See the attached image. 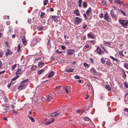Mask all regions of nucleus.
I'll list each match as a JSON object with an SVG mask.
<instances>
[{
	"instance_id": "1",
	"label": "nucleus",
	"mask_w": 128,
	"mask_h": 128,
	"mask_svg": "<svg viewBox=\"0 0 128 128\" xmlns=\"http://www.w3.org/2000/svg\"><path fill=\"white\" fill-rule=\"evenodd\" d=\"M119 23L124 27L126 28L128 24V21L127 20L118 19Z\"/></svg>"
},
{
	"instance_id": "2",
	"label": "nucleus",
	"mask_w": 128,
	"mask_h": 128,
	"mask_svg": "<svg viewBox=\"0 0 128 128\" xmlns=\"http://www.w3.org/2000/svg\"><path fill=\"white\" fill-rule=\"evenodd\" d=\"M115 11H114V9H112L110 11V14L112 18L113 19H114L115 20H116L117 19V17L115 14Z\"/></svg>"
},
{
	"instance_id": "3",
	"label": "nucleus",
	"mask_w": 128,
	"mask_h": 128,
	"mask_svg": "<svg viewBox=\"0 0 128 128\" xmlns=\"http://www.w3.org/2000/svg\"><path fill=\"white\" fill-rule=\"evenodd\" d=\"M82 21L81 18L78 17H76L75 18V23L77 24H78L81 22Z\"/></svg>"
},
{
	"instance_id": "4",
	"label": "nucleus",
	"mask_w": 128,
	"mask_h": 128,
	"mask_svg": "<svg viewBox=\"0 0 128 128\" xmlns=\"http://www.w3.org/2000/svg\"><path fill=\"white\" fill-rule=\"evenodd\" d=\"M104 19L107 21L110 22L111 20V19L109 17L108 14L107 12L105 13V14L104 15Z\"/></svg>"
},
{
	"instance_id": "5",
	"label": "nucleus",
	"mask_w": 128,
	"mask_h": 128,
	"mask_svg": "<svg viewBox=\"0 0 128 128\" xmlns=\"http://www.w3.org/2000/svg\"><path fill=\"white\" fill-rule=\"evenodd\" d=\"M98 53L99 55H102L104 54V52L99 47H98L96 50Z\"/></svg>"
},
{
	"instance_id": "6",
	"label": "nucleus",
	"mask_w": 128,
	"mask_h": 128,
	"mask_svg": "<svg viewBox=\"0 0 128 128\" xmlns=\"http://www.w3.org/2000/svg\"><path fill=\"white\" fill-rule=\"evenodd\" d=\"M60 113V111L58 110L56 112H54L50 114L51 116L54 117L58 116Z\"/></svg>"
},
{
	"instance_id": "7",
	"label": "nucleus",
	"mask_w": 128,
	"mask_h": 128,
	"mask_svg": "<svg viewBox=\"0 0 128 128\" xmlns=\"http://www.w3.org/2000/svg\"><path fill=\"white\" fill-rule=\"evenodd\" d=\"M74 50L70 49H68L66 51L67 54L68 55H72L73 54V52H75Z\"/></svg>"
},
{
	"instance_id": "8",
	"label": "nucleus",
	"mask_w": 128,
	"mask_h": 128,
	"mask_svg": "<svg viewBox=\"0 0 128 128\" xmlns=\"http://www.w3.org/2000/svg\"><path fill=\"white\" fill-rule=\"evenodd\" d=\"M90 72L93 74L94 75H98L99 73L97 72L95 68H92L90 70Z\"/></svg>"
},
{
	"instance_id": "9",
	"label": "nucleus",
	"mask_w": 128,
	"mask_h": 128,
	"mask_svg": "<svg viewBox=\"0 0 128 128\" xmlns=\"http://www.w3.org/2000/svg\"><path fill=\"white\" fill-rule=\"evenodd\" d=\"M26 87V85L25 84H22L19 86L18 88V89L21 90L22 89H24Z\"/></svg>"
},
{
	"instance_id": "10",
	"label": "nucleus",
	"mask_w": 128,
	"mask_h": 128,
	"mask_svg": "<svg viewBox=\"0 0 128 128\" xmlns=\"http://www.w3.org/2000/svg\"><path fill=\"white\" fill-rule=\"evenodd\" d=\"M87 36L88 38L92 39L94 38V33H89L87 34Z\"/></svg>"
},
{
	"instance_id": "11",
	"label": "nucleus",
	"mask_w": 128,
	"mask_h": 128,
	"mask_svg": "<svg viewBox=\"0 0 128 128\" xmlns=\"http://www.w3.org/2000/svg\"><path fill=\"white\" fill-rule=\"evenodd\" d=\"M12 54V52L8 49H7L6 52L5 53V55L6 57L8 55H10Z\"/></svg>"
},
{
	"instance_id": "12",
	"label": "nucleus",
	"mask_w": 128,
	"mask_h": 128,
	"mask_svg": "<svg viewBox=\"0 0 128 128\" xmlns=\"http://www.w3.org/2000/svg\"><path fill=\"white\" fill-rule=\"evenodd\" d=\"M52 94H50L48 95L47 97V100L48 102H49L52 99Z\"/></svg>"
},
{
	"instance_id": "13",
	"label": "nucleus",
	"mask_w": 128,
	"mask_h": 128,
	"mask_svg": "<svg viewBox=\"0 0 128 128\" xmlns=\"http://www.w3.org/2000/svg\"><path fill=\"white\" fill-rule=\"evenodd\" d=\"M70 87L69 86H66L64 88V90L66 91L67 94L68 92V91L70 90Z\"/></svg>"
},
{
	"instance_id": "14",
	"label": "nucleus",
	"mask_w": 128,
	"mask_h": 128,
	"mask_svg": "<svg viewBox=\"0 0 128 128\" xmlns=\"http://www.w3.org/2000/svg\"><path fill=\"white\" fill-rule=\"evenodd\" d=\"M44 65V63L42 62H39L38 64V67L41 68Z\"/></svg>"
},
{
	"instance_id": "15",
	"label": "nucleus",
	"mask_w": 128,
	"mask_h": 128,
	"mask_svg": "<svg viewBox=\"0 0 128 128\" xmlns=\"http://www.w3.org/2000/svg\"><path fill=\"white\" fill-rule=\"evenodd\" d=\"M22 42L23 44L25 45L27 44V42L25 40V37L24 36H22Z\"/></svg>"
},
{
	"instance_id": "16",
	"label": "nucleus",
	"mask_w": 128,
	"mask_h": 128,
	"mask_svg": "<svg viewBox=\"0 0 128 128\" xmlns=\"http://www.w3.org/2000/svg\"><path fill=\"white\" fill-rule=\"evenodd\" d=\"M84 120L85 121H89L90 122V124H93V122H92L90 119H89V118L88 117H84Z\"/></svg>"
},
{
	"instance_id": "17",
	"label": "nucleus",
	"mask_w": 128,
	"mask_h": 128,
	"mask_svg": "<svg viewBox=\"0 0 128 128\" xmlns=\"http://www.w3.org/2000/svg\"><path fill=\"white\" fill-rule=\"evenodd\" d=\"M52 18L55 22L57 23L58 22V17L57 16H52Z\"/></svg>"
},
{
	"instance_id": "18",
	"label": "nucleus",
	"mask_w": 128,
	"mask_h": 128,
	"mask_svg": "<svg viewBox=\"0 0 128 128\" xmlns=\"http://www.w3.org/2000/svg\"><path fill=\"white\" fill-rule=\"evenodd\" d=\"M74 70V69L72 68L66 69L65 70V71L66 72H73Z\"/></svg>"
},
{
	"instance_id": "19",
	"label": "nucleus",
	"mask_w": 128,
	"mask_h": 128,
	"mask_svg": "<svg viewBox=\"0 0 128 128\" xmlns=\"http://www.w3.org/2000/svg\"><path fill=\"white\" fill-rule=\"evenodd\" d=\"M103 43L105 45L107 46H110V43L109 42L104 41L103 42Z\"/></svg>"
},
{
	"instance_id": "20",
	"label": "nucleus",
	"mask_w": 128,
	"mask_h": 128,
	"mask_svg": "<svg viewBox=\"0 0 128 128\" xmlns=\"http://www.w3.org/2000/svg\"><path fill=\"white\" fill-rule=\"evenodd\" d=\"M37 68V66H36L33 65L30 68V70L32 71H33L35 70Z\"/></svg>"
},
{
	"instance_id": "21",
	"label": "nucleus",
	"mask_w": 128,
	"mask_h": 128,
	"mask_svg": "<svg viewBox=\"0 0 128 128\" xmlns=\"http://www.w3.org/2000/svg\"><path fill=\"white\" fill-rule=\"evenodd\" d=\"M109 61H106V64H107V65L108 66H111L112 65V64L110 61V60H108Z\"/></svg>"
},
{
	"instance_id": "22",
	"label": "nucleus",
	"mask_w": 128,
	"mask_h": 128,
	"mask_svg": "<svg viewBox=\"0 0 128 128\" xmlns=\"http://www.w3.org/2000/svg\"><path fill=\"white\" fill-rule=\"evenodd\" d=\"M9 30L8 32V34H10L12 32V27L9 26Z\"/></svg>"
},
{
	"instance_id": "23",
	"label": "nucleus",
	"mask_w": 128,
	"mask_h": 128,
	"mask_svg": "<svg viewBox=\"0 0 128 128\" xmlns=\"http://www.w3.org/2000/svg\"><path fill=\"white\" fill-rule=\"evenodd\" d=\"M74 13L75 14L76 16H79L80 15L79 11L78 10H75L74 12Z\"/></svg>"
},
{
	"instance_id": "24",
	"label": "nucleus",
	"mask_w": 128,
	"mask_h": 128,
	"mask_svg": "<svg viewBox=\"0 0 128 128\" xmlns=\"http://www.w3.org/2000/svg\"><path fill=\"white\" fill-rule=\"evenodd\" d=\"M54 74V72L53 71H51L50 73V74L48 76V78H50Z\"/></svg>"
},
{
	"instance_id": "25",
	"label": "nucleus",
	"mask_w": 128,
	"mask_h": 128,
	"mask_svg": "<svg viewBox=\"0 0 128 128\" xmlns=\"http://www.w3.org/2000/svg\"><path fill=\"white\" fill-rule=\"evenodd\" d=\"M61 87V86H57L56 88V91L58 92H61L60 90Z\"/></svg>"
},
{
	"instance_id": "26",
	"label": "nucleus",
	"mask_w": 128,
	"mask_h": 128,
	"mask_svg": "<svg viewBox=\"0 0 128 128\" xmlns=\"http://www.w3.org/2000/svg\"><path fill=\"white\" fill-rule=\"evenodd\" d=\"M44 27L42 26H40L37 27V28L38 30H41L44 29Z\"/></svg>"
},
{
	"instance_id": "27",
	"label": "nucleus",
	"mask_w": 128,
	"mask_h": 128,
	"mask_svg": "<svg viewBox=\"0 0 128 128\" xmlns=\"http://www.w3.org/2000/svg\"><path fill=\"white\" fill-rule=\"evenodd\" d=\"M82 5L83 7L85 8L87 6V3L86 2L83 1L82 2Z\"/></svg>"
},
{
	"instance_id": "28",
	"label": "nucleus",
	"mask_w": 128,
	"mask_h": 128,
	"mask_svg": "<svg viewBox=\"0 0 128 128\" xmlns=\"http://www.w3.org/2000/svg\"><path fill=\"white\" fill-rule=\"evenodd\" d=\"M82 0H78V6L79 7H81L82 6Z\"/></svg>"
},
{
	"instance_id": "29",
	"label": "nucleus",
	"mask_w": 128,
	"mask_h": 128,
	"mask_svg": "<svg viewBox=\"0 0 128 128\" xmlns=\"http://www.w3.org/2000/svg\"><path fill=\"white\" fill-rule=\"evenodd\" d=\"M110 58L111 59H112L113 60H115L117 62L119 61L116 58H115L113 57L112 56H110Z\"/></svg>"
},
{
	"instance_id": "30",
	"label": "nucleus",
	"mask_w": 128,
	"mask_h": 128,
	"mask_svg": "<svg viewBox=\"0 0 128 128\" xmlns=\"http://www.w3.org/2000/svg\"><path fill=\"white\" fill-rule=\"evenodd\" d=\"M47 46L48 47V48H50L51 46V45L50 44V39H49L48 40V42H47Z\"/></svg>"
},
{
	"instance_id": "31",
	"label": "nucleus",
	"mask_w": 128,
	"mask_h": 128,
	"mask_svg": "<svg viewBox=\"0 0 128 128\" xmlns=\"http://www.w3.org/2000/svg\"><path fill=\"white\" fill-rule=\"evenodd\" d=\"M45 14V13L43 12H42L40 16V18L42 19L44 18V17Z\"/></svg>"
},
{
	"instance_id": "32",
	"label": "nucleus",
	"mask_w": 128,
	"mask_h": 128,
	"mask_svg": "<svg viewBox=\"0 0 128 128\" xmlns=\"http://www.w3.org/2000/svg\"><path fill=\"white\" fill-rule=\"evenodd\" d=\"M21 72V70L20 69H18L16 73V75H18L20 74Z\"/></svg>"
},
{
	"instance_id": "33",
	"label": "nucleus",
	"mask_w": 128,
	"mask_h": 128,
	"mask_svg": "<svg viewBox=\"0 0 128 128\" xmlns=\"http://www.w3.org/2000/svg\"><path fill=\"white\" fill-rule=\"evenodd\" d=\"M91 10V8H90L86 11V14L88 16V14L90 12Z\"/></svg>"
},
{
	"instance_id": "34",
	"label": "nucleus",
	"mask_w": 128,
	"mask_h": 128,
	"mask_svg": "<svg viewBox=\"0 0 128 128\" xmlns=\"http://www.w3.org/2000/svg\"><path fill=\"white\" fill-rule=\"evenodd\" d=\"M83 65L86 68H87L89 67V65L87 64L86 62L84 63Z\"/></svg>"
},
{
	"instance_id": "35",
	"label": "nucleus",
	"mask_w": 128,
	"mask_h": 128,
	"mask_svg": "<svg viewBox=\"0 0 128 128\" xmlns=\"http://www.w3.org/2000/svg\"><path fill=\"white\" fill-rule=\"evenodd\" d=\"M17 48V51L18 52H19L20 50V46L19 43L18 45Z\"/></svg>"
},
{
	"instance_id": "36",
	"label": "nucleus",
	"mask_w": 128,
	"mask_h": 128,
	"mask_svg": "<svg viewBox=\"0 0 128 128\" xmlns=\"http://www.w3.org/2000/svg\"><path fill=\"white\" fill-rule=\"evenodd\" d=\"M105 88L109 91H110L111 90V88L109 86V85H106L105 87Z\"/></svg>"
},
{
	"instance_id": "37",
	"label": "nucleus",
	"mask_w": 128,
	"mask_h": 128,
	"mask_svg": "<svg viewBox=\"0 0 128 128\" xmlns=\"http://www.w3.org/2000/svg\"><path fill=\"white\" fill-rule=\"evenodd\" d=\"M28 116L29 118L31 120L32 122H34V119L32 117V116H30L29 115H28Z\"/></svg>"
},
{
	"instance_id": "38",
	"label": "nucleus",
	"mask_w": 128,
	"mask_h": 128,
	"mask_svg": "<svg viewBox=\"0 0 128 128\" xmlns=\"http://www.w3.org/2000/svg\"><path fill=\"white\" fill-rule=\"evenodd\" d=\"M56 52L58 54H60L62 52V51L60 49V50L58 49L56 50Z\"/></svg>"
},
{
	"instance_id": "39",
	"label": "nucleus",
	"mask_w": 128,
	"mask_h": 128,
	"mask_svg": "<svg viewBox=\"0 0 128 128\" xmlns=\"http://www.w3.org/2000/svg\"><path fill=\"white\" fill-rule=\"evenodd\" d=\"M89 42L92 45H94L96 43V41L95 40H89Z\"/></svg>"
},
{
	"instance_id": "40",
	"label": "nucleus",
	"mask_w": 128,
	"mask_h": 128,
	"mask_svg": "<svg viewBox=\"0 0 128 128\" xmlns=\"http://www.w3.org/2000/svg\"><path fill=\"white\" fill-rule=\"evenodd\" d=\"M106 58H101L100 60L101 62L103 64H104L105 63L106 61Z\"/></svg>"
},
{
	"instance_id": "41",
	"label": "nucleus",
	"mask_w": 128,
	"mask_h": 128,
	"mask_svg": "<svg viewBox=\"0 0 128 128\" xmlns=\"http://www.w3.org/2000/svg\"><path fill=\"white\" fill-rule=\"evenodd\" d=\"M100 47L106 53H108V52L107 51V50L102 45H101Z\"/></svg>"
},
{
	"instance_id": "42",
	"label": "nucleus",
	"mask_w": 128,
	"mask_h": 128,
	"mask_svg": "<svg viewBox=\"0 0 128 128\" xmlns=\"http://www.w3.org/2000/svg\"><path fill=\"white\" fill-rule=\"evenodd\" d=\"M44 70L43 69H42L40 70H39L38 72V74H41L42 72L44 71Z\"/></svg>"
},
{
	"instance_id": "43",
	"label": "nucleus",
	"mask_w": 128,
	"mask_h": 128,
	"mask_svg": "<svg viewBox=\"0 0 128 128\" xmlns=\"http://www.w3.org/2000/svg\"><path fill=\"white\" fill-rule=\"evenodd\" d=\"M124 67L128 70V63H124Z\"/></svg>"
},
{
	"instance_id": "44",
	"label": "nucleus",
	"mask_w": 128,
	"mask_h": 128,
	"mask_svg": "<svg viewBox=\"0 0 128 128\" xmlns=\"http://www.w3.org/2000/svg\"><path fill=\"white\" fill-rule=\"evenodd\" d=\"M4 110H9L10 109V107L8 106H5L4 108Z\"/></svg>"
},
{
	"instance_id": "45",
	"label": "nucleus",
	"mask_w": 128,
	"mask_h": 128,
	"mask_svg": "<svg viewBox=\"0 0 128 128\" xmlns=\"http://www.w3.org/2000/svg\"><path fill=\"white\" fill-rule=\"evenodd\" d=\"M50 124H51V122L49 120L46 121L44 123L46 125H48Z\"/></svg>"
},
{
	"instance_id": "46",
	"label": "nucleus",
	"mask_w": 128,
	"mask_h": 128,
	"mask_svg": "<svg viewBox=\"0 0 128 128\" xmlns=\"http://www.w3.org/2000/svg\"><path fill=\"white\" fill-rule=\"evenodd\" d=\"M48 2V0H44L43 2V4L44 5L46 6Z\"/></svg>"
},
{
	"instance_id": "47",
	"label": "nucleus",
	"mask_w": 128,
	"mask_h": 128,
	"mask_svg": "<svg viewBox=\"0 0 128 128\" xmlns=\"http://www.w3.org/2000/svg\"><path fill=\"white\" fill-rule=\"evenodd\" d=\"M101 3L103 5H106V1L105 0H102Z\"/></svg>"
},
{
	"instance_id": "48",
	"label": "nucleus",
	"mask_w": 128,
	"mask_h": 128,
	"mask_svg": "<svg viewBox=\"0 0 128 128\" xmlns=\"http://www.w3.org/2000/svg\"><path fill=\"white\" fill-rule=\"evenodd\" d=\"M19 77L18 76H16L14 78H13L11 80V81H14L16 80L17 78Z\"/></svg>"
},
{
	"instance_id": "49",
	"label": "nucleus",
	"mask_w": 128,
	"mask_h": 128,
	"mask_svg": "<svg viewBox=\"0 0 128 128\" xmlns=\"http://www.w3.org/2000/svg\"><path fill=\"white\" fill-rule=\"evenodd\" d=\"M115 2L117 3L118 4H121V2H120V0H116Z\"/></svg>"
},
{
	"instance_id": "50",
	"label": "nucleus",
	"mask_w": 128,
	"mask_h": 128,
	"mask_svg": "<svg viewBox=\"0 0 128 128\" xmlns=\"http://www.w3.org/2000/svg\"><path fill=\"white\" fill-rule=\"evenodd\" d=\"M28 80V79H26L24 80H23L21 82V84H22L23 83H25L27 82Z\"/></svg>"
},
{
	"instance_id": "51",
	"label": "nucleus",
	"mask_w": 128,
	"mask_h": 128,
	"mask_svg": "<svg viewBox=\"0 0 128 128\" xmlns=\"http://www.w3.org/2000/svg\"><path fill=\"white\" fill-rule=\"evenodd\" d=\"M54 119L53 118H52L50 119V120H49L50 122H51V123H52L54 122Z\"/></svg>"
},
{
	"instance_id": "52",
	"label": "nucleus",
	"mask_w": 128,
	"mask_h": 128,
	"mask_svg": "<svg viewBox=\"0 0 128 128\" xmlns=\"http://www.w3.org/2000/svg\"><path fill=\"white\" fill-rule=\"evenodd\" d=\"M12 112L13 113H14L16 114H17L18 113V111H17L16 110H12Z\"/></svg>"
},
{
	"instance_id": "53",
	"label": "nucleus",
	"mask_w": 128,
	"mask_h": 128,
	"mask_svg": "<svg viewBox=\"0 0 128 128\" xmlns=\"http://www.w3.org/2000/svg\"><path fill=\"white\" fill-rule=\"evenodd\" d=\"M40 99L42 101H44L45 100V98L43 96H42L40 98Z\"/></svg>"
},
{
	"instance_id": "54",
	"label": "nucleus",
	"mask_w": 128,
	"mask_h": 128,
	"mask_svg": "<svg viewBox=\"0 0 128 128\" xmlns=\"http://www.w3.org/2000/svg\"><path fill=\"white\" fill-rule=\"evenodd\" d=\"M5 44L7 47H9L8 42V41H6L5 42Z\"/></svg>"
},
{
	"instance_id": "55",
	"label": "nucleus",
	"mask_w": 128,
	"mask_h": 128,
	"mask_svg": "<svg viewBox=\"0 0 128 128\" xmlns=\"http://www.w3.org/2000/svg\"><path fill=\"white\" fill-rule=\"evenodd\" d=\"M90 60L91 63L93 64L94 63V60L92 58H90Z\"/></svg>"
},
{
	"instance_id": "56",
	"label": "nucleus",
	"mask_w": 128,
	"mask_h": 128,
	"mask_svg": "<svg viewBox=\"0 0 128 128\" xmlns=\"http://www.w3.org/2000/svg\"><path fill=\"white\" fill-rule=\"evenodd\" d=\"M16 66V64H14L12 67V70H14L15 69V68Z\"/></svg>"
},
{
	"instance_id": "57",
	"label": "nucleus",
	"mask_w": 128,
	"mask_h": 128,
	"mask_svg": "<svg viewBox=\"0 0 128 128\" xmlns=\"http://www.w3.org/2000/svg\"><path fill=\"white\" fill-rule=\"evenodd\" d=\"M119 53L120 55L123 56H124V55L123 54L122 51H121L120 52H119Z\"/></svg>"
},
{
	"instance_id": "58",
	"label": "nucleus",
	"mask_w": 128,
	"mask_h": 128,
	"mask_svg": "<svg viewBox=\"0 0 128 128\" xmlns=\"http://www.w3.org/2000/svg\"><path fill=\"white\" fill-rule=\"evenodd\" d=\"M74 78L76 79H79L80 78V77L78 76H75Z\"/></svg>"
},
{
	"instance_id": "59",
	"label": "nucleus",
	"mask_w": 128,
	"mask_h": 128,
	"mask_svg": "<svg viewBox=\"0 0 128 128\" xmlns=\"http://www.w3.org/2000/svg\"><path fill=\"white\" fill-rule=\"evenodd\" d=\"M124 86L126 88H128V85L127 84L126 82L124 83Z\"/></svg>"
},
{
	"instance_id": "60",
	"label": "nucleus",
	"mask_w": 128,
	"mask_h": 128,
	"mask_svg": "<svg viewBox=\"0 0 128 128\" xmlns=\"http://www.w3.org/2000/svg\"><path fill=\"white\" fill-rule=\"evenodd\" d=\"M3 98L5 102L7 101L8 100V99L7 98V97L6 96H4Z\"/></svg>"
},
{
	"instance_id": "61",
	"label": "nucleus",
	"mask_w": 128,
	"mask_h": 128,
	"mask_svg": "<svg viewBox=\"0 0 128 128\" xmlns=\"http://www.w3.org/2000/svg\"><path fill=\"white\" fill-rule=\"evenodd\" d=\"M5 72V70H2L1 72H0V76L2 74L4 73Z\"/></svg>"
},
{
	"instance_id": "62",
	"label": "nucleus",
	"mask_w": 128,
	"mask_h": 128,
	"mask_svg": "<svg viewBox=\"0 0 128 128\" xmlns=\"http://www.w3.org/2000/svg\"><path fill=\"white\" fill-rule=\"evenodd\" d=\"M66 47V46H61V48L63 50H64L65 49Z\"/></svg>"
},
{
	"instance_id": "63",
	"label": "nucleus",
	"mask_w": 128,
	"mask_h": 128,
	"mask_svg": "<svg viewBox=\"0 0 128 128\" xmlns=\"http://www.w3.org/2000/svg\"><path fill=\"white\" fill-rule=\"evenodd\" d=\"M12 82H11L10 83V84H8L7 85V86H8V88H10V86L11 85H12Z\"/></svg>"
},
{
	"instance_id": "64",
	"label": "nucleus",
	"mask_w": 128,
	"mask_h": 128,
	"mask_svg": "<svg viewBox=\"0 0 128 128\" xmlns=\"http://www.w3.org/2000/svg\"><path fill=\"white\" fill-rule=\"evenodd\" d=\"M123 75H124L123 76V77L124 78V77H125V78H126V74H125V73L124 72H123Z\"/></svg>"
}]
</instances>
